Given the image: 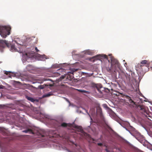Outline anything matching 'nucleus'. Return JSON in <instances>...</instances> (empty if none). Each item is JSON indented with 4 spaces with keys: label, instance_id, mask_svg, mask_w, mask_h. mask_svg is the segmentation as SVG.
Instances as JSON below:
<instances>
[{
    "label": "nucleus",
    "instance_id": "nucleus-13",
    "mask_svg": "<svg viewBox=\"0 0 152 152\" xmlns=\"http://www.w3.org/2000/svg\"><path fill=\"white\" fill-rule=\"evenodd\" d=\"M1 42L3 44H4L7 46H8L9 43L7 41H6V40H2L1 41Z\"/></svg>",
    "mask_w": 152,
    "mask_h": 152
},
{
    "label": "nucleus",
    "instance_id": "nucleus-2",
    "mask_svg": "<svg viewBox=\"0 0 152 152\" xmlns=\"http://www.w3.org/2000/svg\"><path fill=\"white\" fill-rule=\"evenodd\" d=\"M152 64V62L148 63V61L145 60L142 61L140 62V67L142 71H146L148 70V67L151 64ZM152 68V66H151Z\"/></svg>",
    "mask_w": 152,
    "mask_h": 152
},
{
    "label": "nucleus",
    "instance_id": "nucleus-7",
    "mask_svg": "<svg viewBox=\"0 0 152 152\" xmlns=\"http://www.w3.org/2000/svg\"><path fill=\"white\" fill-rule=\"evenodd\" d=\"M134 107H137L138 109H140L142 113L146 112V110L145 108V107L143 105H137H137L134 106Z\"/></svg>",
    "mask_w": 152,
    "mask_h": 152
},
{
    "label": "nucleus",
    "instance_id": "nucleus-4",
    "mask_svg": "<svg viewBox=\"0 0 152 152\" xmlns=\"http://www.w3.org/2000/svg\"><path fill=\"white\" fill-rule=\"evenodd\" d=\"M73 126L75 129H77L78 130V131L82 133L84 136L88 137L89 136V134L86 133L82 129V126H78L76 125H74Z\"/></svg>",
    "mask_w": 152,
    "mask_h": 152
},
{
    "label": "nucleus",
    "instance_id": "nucleus-10",
    "mask_svg": "<svg viewBox=\"0 0 152 152\" xmlns=\"http://www.w3.org/2000/svg\"><path fill=\"white\" fill-rule=\"evenodd\" d=\"M23 132H25V133H27L28 132H29L30 133L32 134H34V133L31 129H27L23 130L22 131Z\"/></svg>",
    "mask_w": 152,
    "mask_h": 152
},
{
    "label": "nucleus",
    "instance_id": "nucleus-16",
    "mask_svg": "<svg viewBox=\"0 0 152 152\" xmlns=\"http://www.w3.org/2000/svg\"><path fill=\"white\" fill-rule=\"evenodd\" d=\"M96 108L97 110H99V111H101V108L100 107L99 104H98L96 106Z\"/></svg>",
    "mask_w": 152,
    "mask_h": 152
},
{
    "label": "nucleus",
    "instance_id": "nucleus-5",
    "mask_svg": "<svg viewBox=\"0 0 152 152\" xmlns=\"http://www.w3.org/2000/svg\"><path fill=\"white\" fill-rule=\"evenodd\" d=\"M110 56V59L111 60V66L114 65H116L118 66H119V63L118 61L114 58L111 55H109Z\"/></svg>",
    "mask_w": 152,
    "mask_h": 152
},
{
    "label": "nucleus",
    "instance_id": "nucleus-18",
    "mask_svg": "<svg viewBox=\"0 0 152 152\" xmlns=\"http://www.w3.org/2000/svg\"><path fill=\"white\" fill-rule=\"evenodd\" d=\"M11 49L12 50H15V46L13 45H12L11 46Z\"/></svg>",
    "mask_w": 152,
    "mask_h": 152
},
{
    "label": "nucleus",
    "instance_id": "nucleus-11",
    "mask_svg": "<svg viewBox=\"0 0 152 152\" xmlns=\"http://www.w3.org/2000/svg\"><path fill=\"white\" fill-rule=\"evenodd\" d=\"M39 136L40 137H44L45 136L44 131H42V133H41V132H39Z\"/></svg>",
    "mask_w": 152,
    "mask_h": 152
},
{
    "label": "nucleus",
    "instance_id": "nucleus-19",
    "mask_svg": "<svg viewBox=\"0 0 152 152\" xmlns=\"http://www.w3.org/2000/svg\"><path fill=\"white\" fill-rule=\"evenodd\" d=\"M92 86L94 87H96L98 90H99V89L97 88V86L96 84H92Z\"/></svg>",
    "mask_w": 152,
    "mask_h": 152
},
{
    "label": "nucleus",
    "instance_id": "nucleus-12",
    "mask_svg": "<svg viewBox=\"0 0 152 152\" xmlns=\"http://www.w3.org/2000/svg\"><path fill=\"white\" fill-rule=\"evenodd\" d=\"M77 91H78L81 92V93H86L88 94V91H86V90H80V89H76Z\"/></svg>",
    "mask_w": 152,
    "mask_h": 152
},
{
    "label": "nucleus",
    "instance_id": "nucleus-24",
    "mask_svg": "<svg viewBox=\"0 0 152 152\" xmlns=\"http://www.w3.org/2000/svg\"><path fill=\"white\" fill-rule=\"evenodd\" d=\"M4 87V86L2 85H0V89H3Z\"/></svg>",
    "mask_w": 152,
    "mask_h": 152
},
{
    "label": "nucleus",
    "instance_id": "nucleus-8",
    "mask_svg": "<svg viewBox=\"0 0 152 152\" xmlns=\"http://www.w3.org/2000/svg\"><path fill=\"white\" fill-rule=\"evenodd\" d=\"M97 57H101L103 58H105L107 59L108 61L110 62V60H108V58L107 56L105 55H97Z\"/></svg>",
    "mask_w": 152,
    "mask_h": 152
},
{
    "label": "nucleus",
    "instance_id": "nucleus-20",
    "mask_svg": "<svg viewBox=\"0 0 152 152\" xmlns=\"http://www.w3.org/2000/svg\"><path fill=\"white\" fill-rule=\"evenodd\" d=\"M97 145L99 146H102L103 145L102 143H98Z\"/></svg>",
    "mask_w": 152,
    "mask_h": 152
},
{
    "label": "nucleus",
    "instance_id": "nucleus-1",
    "mask_svg": "<svg viewBox=\"0 0 152 152\" xmlns=\"http://www.w3.org/2000/svg\"><path fill=\"white\" fill-rule=\"evenodd\" d=\"M11 29L10 26H0V34L4 38H6L7 35H9Z\"/></svg>",
    "mask_w": 152,
    "mask_h": 152
},
{
    "label": "nucleus",
    "instance_id": "nucleus-17",
    "mask_svg": "<svg viewBox=\"0 0 152 152\" xmlns=\"http://www.w3.org/2000/svg\"><path fill=\"white\" fill-rule=\"evenodd\" d=\"M96 108L97 110H99V111H101V108L100 107L99 104H98L96 106Z\"/></svg>",
    "mask_w": 152,
    "mask_h": 152
},
{
    "label": "nucleus",
    "instance_id": "nucleus-9",
    "mask_svg": "<svg viewBox=\"0 0 152 152\" xmlns=\"http://www.w3.org/2000/svg\"><path fill=\"white\" fill-rule=\"evenodd\" d=\"M26 98L28 100H29L32 102H34L35 101L37 100L36 99H34L33 98L28 96H26Z\"/></svg>",
    "mask_w": 152,
    "mask_h": 152
},
{
    "label": "nucleus",
    "instance_id": "nucleus-26",
    "mask_svg": "<svg viewBox=\"0 0 152 152\" xmlns=\"http://www.w3.org/2000/svg\"><path fill=\"white\" fill-rule=\"evenodd\" d=\"M105 150H106V151L107 152H110V151H109L108 150H107V149H105Z\"/></svg>",
    "mask_w": 152,
    "mask_h": 152
},
{
    "label": "nucleus",
    "instance_id": "nucleus-28",
    "mask_svg": "<svg viewBox=\"0 0 152 152\" xmlns=\"http://www.w3.org/2000/svg\"><path fill=\"white\" fill-rule=\"evenodd\" d=\"M129 76H128V80H130V77H129Z\"/></svg>",
    "mask_w": 152,
    "mask_h": 152
},
{
    "label": "nucleus",
    "instance_id": "nucleus-27",
    "mask_svg": "<svg viewBox=\"0 0 152 152\" xmlns=\"http://www.w3.org/2000/svg\"><path fill=\"white\" fill-rule=\"evenodd\" d=\"M56 76H59V75H60L59 74V73H56Z\"/></svg>",
    "mask_w": 152,
    "mask_h": 152
},
{
    "label": "nucleus",
    "instance_id": "nucleus-3",
    "mask_svg": "<svg viewBox=\"0 0 152 152\" xmlns=\"http://www.w3.org/2000/svg\"><path fill=\"white\" fill-rule=\"evenodd\" d=\"M52 122L53 123L54 126L56 127H60L61 126L63 127H66L68 126L70 127H71L72 126V124H67L64 122L61 124L59 122L55 120H53Z\"/></svg>",
    "mask_w": 152,
    "mask_h": 152
},
{
    "label": "nucleus",
    "instance_id": "nucleus-14",
    "mask_svg": "<svg viewBox=\"0 0 152 152\" xmlns=\"http://www.w3.org/2000/svg\"><path fill=\"white\" fill-rule=\"evenodd\" d=\"M77 69H73L72 70L69 72L71 74H72L74 72L77 71Z\"/></svg>",
    "mask_w": 152,
    "mask_h": 152
},
{
    "label": "nucleus",
    "instance_id": "nucleus-6",
    "mask_svg": "<svg viewBox=\"0 0 152 152\" xmlns=\"http://www.w3.org/2000/svg\"><path fill=\"white\" fill-rule=\"evenodd\" d=\"M124 97L128 99V101L130 103V105L134 107V106L136 105L137 104L136 102H134L131 98L128 96L125 95Z\"/></svg>",
    "mask_w": 152,
    "mask_h": 152
},
{
    "label": "nucleus",
    "instance_id": "nucleus-15",
    "mask_svg": "<svg viewBox=\"0 0 152 152\" xmlns=\"http://www.w3.org/2000/svg\"><path fill=\"white\" fill-rule=\"evenodd\" d=\"M45 86H44V85H41L39 86L38 87L39 88L41 89H43Z\"/></svg>",
    "mask_w": 152,
    "mask_h": 152
},
{
    "label": "nucleus",
    "instance_id": "nucleus-25",
    "mask_svg": "<svg viewBox=\"0 0 152 152\" xmlns=\"http://www.w3.org/2000/svg\"><path fill=\"white\" fill-rule=\"evenodd\" d=\"M10 72H7V71H6L4 73L5 74H6V75H8V74H9V73Z\"/></svg>",
    "mask_w": 152,
    "mask_h": 152
},
{
    "label": "nucleus",
    "instance_id": "nucleus-22",
    "mask_svg": "<svg viewBox=\"0 0 152 152\" xmlns=\"http://www.w3.org/2000/svg\"><path fill=\"white\" fill-rule=\"evenodd\" d=\"M35 50H36V52H38L39 50L37 48V47H36L35 48Z\"/></svg>",
    "mask_w": 152,
    "mask_h": 152
},
{
    "label": "nucleus",
    "instance_id": "nucleus-23",
    "mask_svg": "<svg viewBox=\"0 0 152 152\" xmlns=\"http://www.w3.org/2000/svg\"><path fill=\"white\" fill-rule=\"evenodd\" d=\"M50 95H51V94H47L45 95V96H46V97L49 96H50Z\"/></svg>",
    "mask_w": 152,
    "mask_h": 152
},
{
    "label": "nucleus",
    "instance_id": "nucleus-21",
    "mask_svg": "<svg viewBox=\"0 0 152 152\" xmlns=\"http://www.w3.org/2000/svg\"><path fill=\"white\" fill-rule=\"evenodd\" d=\"M107 71H108V72H112V70L111 69H110V68H108L107 69Z\"/></svg>",
    "mask_w": 152,
    "mask_h": 152
}]
</instances>
